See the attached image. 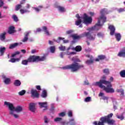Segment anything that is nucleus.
I'll list each match as a JSON object with an SVG mask.
<instances>
[{
	"instance_id": "1",
	"label": "nucleus",
	"mask_w": 125,
	"mask_h": 125,
	"mask_svg": "<svg viewBox=\"0 0 125 125\" xmlns=\"http://www.w3.org/2000/svg\"><path fill=\"white\" fill-rule=\"evenodd\" d=\"M94 85H97L103 88V90L106 93H114L115 89L112 88V83L110 82L106 81L105 75L103 76L99 82H97L94 83Z\"/></svg>"
},
{
	"instance_id": "2",
	"label": "nucleus",
	"mask_w": 125,
	"mask_h": 125,
	"mask_svg": "<svg viewBox=\"0 0 125 125\" xmlns=\"http://www.w3.org/2000/svg\"><path fill=\"white\" fill-rule=\"evenodd\" d=\"M72 61L75 62V63L63 67L62 68L63 70H71V72H77V71H79V70L84 67L83 65L80 64L79 63L77 62H81L79 59L73 57L72 58Z\"/></svg>"
},
{
	"instance_id": "3",
	"label": "nucleus",
	"mask_w": 125,
	"mask_h": 125,
	"mask_svg": "<svg viewBox=\"0 0 125 125\" xmlns=\"http://www.w3.org/2000/svg\"><path fill=\"white\" fill-rule=\"evenodd\" d=\"M113 113H110L109 114L101 117L100 119V121L98 123L97 121L93 122V125H104V124H107V125H113L115 124L116 121L114 119H111L113 118Z\"/></svg>"
},
{
	"instance_id": "4",
	"label": "nucleus",
	"mask_w": 125,
	"mask_h": 125,
	"mask_svg": "<svg viewBox=\"0 0 125 125\" xmlns=\"http://www.w3.org/2000/svg\"><path fill=\"white\" fill-rule=\"evenodd\" d=\"M46 57L45 56H43L41 57L40 56L32 55L30 56L27 60H22L21 62V64L22 65H27L28 63H34L35 62L38 63V62H42L45 60Z\"/></svg>"
},
{
	"instance_id": "5",
	"label": "nucleus",
	"mask_w": 125,
	"mask_h": 125,
	"mask_svg": "<svg viewBox=\"0 0 125 125\" xmlns=\"http://www.w3.org/2000/svg\"><path fill=\"white\" fill-rule=\"evenodd\" d=\"M4 105L7 106V107H8V109L10 110L9 114H12L13 111L17 112V113H20L21 112H22L23 111V108H22V106L20 105H18L16 107H14V105H13V104L10 103V102H4Z\"/></svg>"
},
{
	"instance_id": "6",
	"label": "nucleus",
	"mask_w": 125,
	"mask_h": 125,
	"mask_svg": "<svg viewBox=\"0 0 125 125\" xmlns=\"http://www.w3.org/2000/svg\"><path fill=\"white\" fill-rule=\"evenodd\" d=\"M100 22H103V23H105L106 22V17L104 16H102L98 19V23L96 24L95 26L92 27V30H98L100 29L101 26H102V24H100Z\"/></svg>"
},
{
	"instance_id": "7",
	"label": "nucleus",
	"mask_w": 125,
	"mask_h": 125,
	"mask_svg": "<svg viewBox=\"0 0 125 125\" xmlns=\"http://www.w3.org/2000/svg\"><path fill=\"white\" fill-rule=\"evenodd\" d=\"M83 19L84 24H90L92 22V18L90 17H88L86 14H83Z\"/></svg>"
},
{
	"instance_id": "8",
	"label": "nucleus",
	"mask_w": 125,
	"mask_h": 125,
	"mask_svg": "<svg viewBox=\"0 0 125 125\" xmlns=\"http://www.w3.org/2000/svg\"><path fill=\"white\" fill-rule=\"evenodd\" d=\"M31 97H33V98H39L40 96V94L38 93L37 90L31 89Z\"/></svg>"
},
{
	"instance_id": "9",
	"label": "nucleus",
	"mask_w": 125,
	"mask_h": 125,
	"mask_svg": "<svg viewBox=\"0 0 125 125\" xmlns=\"http://www.w3.org/2000/svg\"><path fill=\"white\" fill-rule=\"evenodd\" d=\"M39 105L40 106L41 108H44L43 109V111H45L47 110V102H43V103H39Z\"/></svg>"
},
{
	"instance_id": "10",
	"label": "nucleus",
	"mask_w": 125,
	"mask_h": 125,
	"mask_svg": "<svg viewBox=\"0 0 125 125\" xmlns=\"http://www.w3.org/2000/svg\"><path fill=\"white\" fill-rule=\"evenodd\" d=\"M29 110L33 113L35 112L36 111V104L33 103H30L29 104Z\"/></svg>"
},
{
	"instance_id": "11",
	"label": "nucleus",
	"mask_w": 125,
	"mask_h": 125,
	"mask_svg": "<svg viewBox=\"0 0 125 125\" xmlns=\"http://www.w3.org/2000/svg\"><path fill=\"white\" fill-rule=\"evenodd\" d=\"M108 29L110 30V34L111 36H113L115 34V31H116V28L113 25H110L108 26Z\"/></svg>"
},
{
	"instance_id": "12",
	"label": "nucleus",
	"mask_w": 125,
	"mask_h": 125,
	"mask_svg": "<svg viewBox=\"0 0 125 125\" xmlns=\"http://www.w3.org/2000/svg\"><path fill=\"white\" fill-rule=\"evenodd\" d=\"M2 78L4 80L3 82L5 84H9V83H10L11 82L10 78H7L4 75L2 76Z\"/></svg>"
},
{
	"instance_id": "13",
	"label": "nucleus",
	"mask_w": 125,
	"mask_h": 125,
	"mask_svg": "<svg viewBox=\"0 0 125 125\" xmlns=\"http://www.w3.org/2000/svg\"><path fill=\"white\" fill-rule=\"evenodd\" d=\"M76 17H77L78 20L75 22V25L79 26L82 23V17H80L79 14H77Z\"/></svg>"
},
{
	"instance_id": "14",
	"label": "nucleus",
	"mask_w": 125,
	"mask_h": 125,
	"mask_svg": "<svg viewBox=\"0 0 125 125\" xmlns=\"http://www.w3.org/2000/svg\"><path fill=\"white\" fill-rule=\"evenodd\" d=\"M104 59H106V56L105 55H99L98 58L95 59V61L96 62H99L100 60H104Z\"/></svg>"
},
{
	"instance_id": "15",
	"label": "nucleus",
	"mask_w": 125,
	"mask_h": 125,
	"mask_svg": "<svg viewBox=\"0 0 125 125\" xmlns=\"http://www.w3.org/2000/svg\"><path fill=\"white\" fill-rule=\"evenodd\" d=\"M118 56L119 57H125V48L118 53Z\"/></svg>"
},
{
	"instance_id": "16",
	"label": "nucleus",
	"mask_w": 125,
	"mask_h": 125,
	"mask_svg": "<svg viewBox=\"0 0 125 125\" xmlns=\"http://www.w3.org/2000/svg\"><path fill=\"white\" fill-rule=\"evenodd\" d=\"M15 27L13 26H11L9 27L8 30V33L9 34H13L15 32Z\"/></svg>"
},
{
	"instance_id": "17",
	"label": "nucleus",
	"mask_w": 125,
	"mask_h": 125,
	"mask_svg": "<svg viewBox=\"0 0 125 125\" xmlns=\"http://www.w3.org/2000/svg\"><path fill=\"white\" fill-rule=\"evenodd\" d=\"M69 49H72V50H75L77 52H80V51H82V47H75V48H71L69 47L67 48V50Z\"/></svg>"
},
{
	"instance_id": "18",
	"label": "nucleus",
	"mask_w": 125,
	"mask_h": 125,
	"mask_svg": "<svg viewBox=\"0 0 125 125\" xmlns=\"http://www.w3.org/2000/svg\"><path fill=\"white\" fill-rule=\"evenodd\" d=\"M85 36L87 37V38L88 39V40H89L90 41H93V40L95 39L94 37L91 36V35H90V33L88 32L85 33Z\"/></svg>"
},
{
	"instance_id": "19",
	"label": "nucleus",
	"mask_w": 125,
	"mask_h": 125,
	"mask_svg": "<svg viewBox=\"0 0 125 125\" xmlns=\"http://www.w3.org/2000/svg\"><path fill=\"white\" fill-rule=\"evenodd\" d=\"M14 85H15V86H20V85H21V81L19 80H15L14 83Z\"/></svg>"
},
{
	"instance_id": "20",
	"label": "nucleus",
	"mask_w": 125,
	"mask_h": 125,
	"mask_svg": "<svg viewBox=\"0 0 125 125\" xmlns=\"http://www.w3.org/2000/svg\"><path fill=\"white\" fill-rule=\"evenodd\" d=\"M47 97V92H46V90H43L41 94V97H42V98H45Z\"/></svg>"
},
{
	"instance_id": "21",
	"label": "nucleus",
	"mask_w": 125,
	"mask_h": 125,
	"mask_svg": "<svg viewBox=\"0 0 125 125\" xmlns=\"http://www.w3.org/2000/svg\"><path fill=\"white\" fill-rule=\"evenodd\" d=\"M42 29L47 36H50V34H49V32L47 30V27L46 26H43Z\"/></svg>"
},
{
	"instance_id": "22",
	"label": "nucleus",
	"mask_w": 125,
	"mask_h": 125,
	"mask_svg": "<svg viewBox=\"0 0 125 125\" xmlns=\"http://www.w3.org/2000/svg\"><path fill=\"white\" fill-rule=\"evenodd\" d=\"M4 51H5V47L0 48V56H3L4 54Z\"/></svg>"
},
{
	"instance_id": "23",
	"label": "nucleus",
	"mask_w": 125,
	"mask_h": 125,
	"mask_svg": "<svg viewBox=\"0 0 125 125\" xmlns=\"http://www.w3.org/2000/svg\"><path fill=\"white\" fill-rule=\"evenodd\" d=\"M5 35H6V32H3L0 35V39L1 41H4V40H5Z\"/></svg>"
},
{
	"instance_id": "24",
	"label": "nucleus",
	"mask_w": 125,
	"mask_h": 125,
	"mask_svg": "<svg viewBox=\"0 0 125 125\" xmlns=\"http://www.w3.org/2000/svg\"><path fill=\"white\" fill-rule=\"evenodd\" d=\"M71 37L73 40H79V39H81V36L77 34H73L71 35Z\"/></svg>"
},
{
	"instance_id": "25",
	"label": "nucleus",
	"mask_w": 125,
	"mask_h": 125,
	"mask_svg": "<svg viewBox=\"0 0 125 125\" xmlns=\"http://www.w3.org/2000/svg\"><path fill=\"white\" fill-rule=\"evenodd\" d=\"M115 38L118 42H120V41H121L122 36L120 33H116L115 34Z\"/></svg>"
},
{
	"instance_id": "26",
	"label": "nucleus",
	"mask_w": 125,
	"mask_h": 125,
	"mask_svg": "<svg viewBox=\"0 0 125 125\" xmlns=\"http://www.w3.org/2000/svg\"><path fill=\"white\" fill-rule=\"evenodd\" d=\"M29 34H30L29 32L26 33L25 37L24 39L22 40V42H27V41H28V37H29Z\"/></svg>"
},
{
	"instance_id": "27",
	"label": "nucleus",
	"mask_w": 125,
	"mask_h": 125,
	"mask_svg": "<svg viewBox=\"0 0 125 125\" xmlns=\"http://www.w3.org/2000/svg\"><path fill=\"white\" fill-rule=\"evenodd\" d=\"M93 57L91 56L90 60H87L86 62V64H88V65H90V64H92L93 63V59H92Z\"/></svg>"
},
{
	"instance_id": "28",
	"label": "nucleus",
	"mask_w": 125,
	"mask_h": 125,
	"mask_svg": "<svg viewBox=\"0 0 125 125\" xmlns=\"http://www.w3.org/2000/svg\"><path fill=\"white\" fill-rule=\"evenodd\" d=\"M124 89L121 88V89H117L116 90V92H119L121 93V95H125V92H124Z\"/></svg>"
},
{
	"instance_id": "29",
	"label": "nucleus",
	"mask_w": 125,
	"mask_h": 125,
	"mask_svg": "<svg viewBox=\"0 0 125 125\" xmlns=\"http://www.w3.org/2000/svg\"><path fill=\"white\" fill-rule=\"evenodd\" d=\"M44 124H48L49 123V119L47 118V116H44Z\"/></svg>"
},
{
	"instance_id": "30",
	"label": "nucleus",
	"mask_w": 125,
	"mask_h": 125,
	"mask_svg": "<svg viewBox=\"0 0 125 125\" xmlns=\"http://www.w3.org/2000/svg\"><path fill=\"white\" fill-rule=\"evenodd\" d=\"M120 75L122 78H125V70L121 71L120 73Z\"/></svg>"
},
{
	"instance_id": "31",
	"label": "nucleus",
	"mask_w": 125,
	"mask_h": 125,
	"mask_svg": "<svg viewBox=\"0 0 125 125\" xmlns=\"http://www.w3.org/2000/svg\"><path fill=\"white\" fill-rule=\"evenodd\" d=\"M26 93V90H22L19 92V95L20 96H22L24 95Z\"/></svg>"
},
{
	"instance_id": "32",
	"label": "nucleus",
	"mask_w": 125,
	"mask_h": 125,
	"mask_svg": "<svg viewBox=\"0 0 125 125\" xmlns=\"http://www.w3.org/2000/svg\"><path fill=\"white\" fill-rule=\"evenodd\" d=\"M20 44L19 43H14L10 45V47H16L18 46Z\"/></svg>"
},
{
	"instance_id": "33",
	"label": "nucleus",
	"mask_w": 125,
	"mask_h": 125,
	"mask_svg": "<svg viewBox=\"0 0 125 125\" xmlns=\"http://www.w3.org/2000/svg\"><path fill=\"white\" fill-rule=\"evenodd\" d=\"M103 73L105 74V75H109L110 74V72L109 71V69L106 68L103 70Z\"/></svg>"
},
{
	"instance_id": "34",
	"label": "nucleus",
	"mask_w": 125,
	"mask_h": 125,
	"mask_svg": "<svg viewBox=\"0 0 125 125\" xmlns=\"http://www.w3.org/2000/svg\"><path fill=\"white\" fill-rule=\"evenodd\" d=\"M12 18L13 19V20L15 21V22H18V17H17V16H16V15H13L12 16Z\"/></svg>"
},
{
	"instance_id": "35",
	"label": "nucleus",
	"mask_w": 125,
	"mask_h": 125,
	"mask_svg": "<svg viewBox=\"0 0 125 125\" xmlns=\"http://www.w3.org/2000/svg\"><path fill=\"white\" fill-rule=\"evenodd\" d=\"M21 7H22V5L21 4H18L16 6L15 10L16 11H18V10H19Z\"/></svg>"
},
{
	"instance_id": "36",
	"label": "nucleus",
	"mask_w": 125,
	"mask_h": 125,
	"mask_svg": "<svg viewBox=\"0 0 125 125\" xmlns=\"http://www.w3.org/2000/svg\"><path fill=\"white\" fill-rule=\"evenodd\" d=\"M10 115H11V116H13V117L15 119H18V118H19V115L16 114H14V111H13L12 114H10Z\"/></svg>"
},
{
	"instance_id": "37",
	"label": "nucleus",
	"mask_w": 125,
	"mask_h": 125,
	"mask_svg": "<svg viewBox=\"0 0 125 125\" xmlns=\"http://www.w3.org/2000/svg\"><path fill=\"white\" fill-rule=\"evenodd\" d=\"M117 119H121V121H123V120H124V119H125V117H124V115L123 114L121 115H117L116 116Z\"/></svg>"
},
{
	"instance_id": "38",
	"label": "nucleus",
	"mask_w": 125,
	"mask_h": 125,
	"mask_svg": "<svg viewBox=\"0 0 125 125\" xmlns=\"http://www.w3.org/2000/svg\"><path fill=\"white\" fill-rule=\"evenodd\" d=\"M58 8L59 9V10L61 12H64V11H65V8H64V7H63L58 6Z\"/></svg>"
},
{
	"instance_id": "39",
	"label": "nucleus",
	"mask_w": 125,
	"mask_h": 125,
	"mask_svg": "<svg viewBox=\"0 0 125 125\" xmlns=\"http://www.w3.org/2000/svg\"><path fill=\"white\" fill-rule=\"evenodd\" d=\"M90 101H91V98L90 97H87L84 99V102H90Z\"/></svg>"
},
{
	"instance_id": "40",
	"label": "nucleus",
	"mask_w": 125,
	"mask_h": 125,
	"mask_svg": "<svg viewBox=\"0 0 125 125\" xmlns=\"http://www.w3.org/2000/svg\"><path fill=\"white\" fill-rule=\"evenodd\" d=\"M18 54H20V52H19V51H17V52H15V53L12 54L11 57H12L13 58L14 57H15V56H16V55H17Z\"/></svg>"
},
{
	"instance_id": "41",
	"label": "nucleus",
	"mask_w": 125,
	"mask_h": 125,
	"mask_svg": "<svg viewBox=\"0 0 125 125\" xmlns=\"http://www.w3.org/2000/svg\"><path fill=\"white\" fill-rule=\"evenodd\" d=\"M67 115L68 117H70V118H71V117H73V112H72V110L68 111Z\"/></svg>"
},
{
	"instance_id": "42",
	"label": "nucleus",
	"mask_w": 125,
	"mask_h": 125,
	"mask_svg": "<svg viewBox=\"0 0 125 125\" xmlns=\"http://www.w3.org/2000/svg\"><path fill=\"white\" fill-rule=\"evenodd\" d=\"M40 8H42V6H40L39 8L33 7V9H35V10H36V11H37V12H39L40 11Z\"/></svg>"
},
{
	"instance_id": "43",
	"label": "nucleus",
	"mask_w": 125,
	"mask_h": 125,
	"mask_svg": "<svg viewBox=\"0 0 125 125\" xmlns=\"http://www.w3.org/2000/svg\"><path fill=\"white\" fill-rule=\"evenodd\" d=\"M55 47H50V51L51 53H54L55 52Z\"/></svg>"
},
{
	"instance_id": "44",
	"label": "nucleus",
	"mask_w": 125,
	"mask_h": 125,
	"mask_svg": "<svg viewBox=\"0 0 125 125\" xmlns=\"http://www.w3.org/2000/svg\"><path fill=\"white\" fill-rule=\"evenodd\" d=\"M54 121L56 123H57V122H61V121H62V118L58 117V118H55Z\"/></svg>"
},
{
	"instance_id": "45",
	"label": "nucleus",
	"mask_w": 125,
	"mask_h": 125,
	"mask_svg": "<svg viewBox=\"0 0 125 125\" xmlns=\"http://www.w3.org/2000/svg\"><path fill=\"white\" fill-rule=\"evenodd\" d=\"M9 62H11V63H15V62H16V60L14 58H12L9 60Z\"/></svg>"
},
{
	"instance_id": "46",
	"label": "nucleus",
	"mask_w": 125,
	"mask_h": 125,
	"mask_svg": "<svg viewBox=\"0 0 125 125\" xmlns=\"http://www.w3.org/2000/svg\"><path fill=\"white\" fill-rule=\"evenodd\" d=\"M20 11L21 14H24V13H26V12H27V10L23 9H20Z\"/></svg>"
},
{
	"instance_id": "47",
	"label": "nucleus",
	"mask_w": 125,
	"mask_h": 125,
	"mask_svg": "<svg viewBox=\"0 0 125 125\" xmlns=\"http://www.w3.org/2000/svg\"><path fill=\"white\" fill-rule=\"evenodd\" d=\"M66 115V113L65 112H61V113H59L60 117H65V115Z\"/></svg>"
},
{
	"instance_id": "48",
	"label": "nucleus",
	"mask_w": 125,
	"mask_h": 125,
	"mask_svg": "<svg viewBox=\"0 0 125 125\" xmlns=\"http://www.w3.org/2000/svg\"><path fill=\"white\" fill-rule=\"evenodd\" d=\"M106 13V9H103L101 11V14H105Z\"/></svg>"
},
{
	"instance_id": "49",
	"label": "nucleus",
	"mask_w": 125,
	"mask_h": 125,
	"mask_svg": "<svg viewBox=\"0 0 125 125\" xmlns=\"http://www.w3.org/2000/svg\"><path fill=\"white\" fill-rule=\"evenodd\" d=\"M118 12H124V11H125V8H120L118 10Z\"/></svg>"
},
{
	"instance_id": "50",
	"label": "nucleus",
	"mask_w": 125,
	"mask_h": 125,
	"mask_svg": "<svg viewBox=\"0 0 125 125\" xmlns=\"http://www.w3.org/2000/svg\"><path fill=\"white\" fill-rule=\"evenodd\" d=\"M36 89L38 90H42V88H41L40 85H36Z\"/></svg>"
},
{
	"instance_id": "51",
	"label": "nucleus",
	"mask_w": 125,
	"mask_h": 125,
	"mask_svg": "<svg viewBox=\"0 0 125 125\" xmlns=\"http://www.w3.org/2000/svg\"><path fill=\"white\" fill-rule=\"evenodd\" d=\"M102 99L103 100H106L107 101H108V99H109V98H108V97L103 96Z\"/></svg>"
},
{
	"instance_id": "52",
	"label": "nucleus",
	"mask_w": 125,
	"mask_h": 125,
	"mask_svg": "<svg viewBox=\"0 0 125 125\" xmlns=\"http://www.w3.org/2000/svg\"><path fill=\"white\" fill-rule=\"evenodd\" d=\"M3 5V1L2 0H0V7H1Z\"/></svg>"
},
{
	"instance_id": "53",
	"label": "nucleus",
	"mask_w": 125,
	"mask_h": 125,
	"mask_svg": "<svg viewBox=\"0 0 125 125\" xmlns=\"http://www.w3.org/2000/svg\"><path fill=\"white\" fill-rule=\"evenodd\" d=\"M89 84V83H88V81H85L84 82V85H88Z\"/></svg>"
},
{
	"instance_id": "54",
	"label": "nucleus",
	"mask_w": 125,
	"mask_h": 125,
	"mask_svg": "<svg viewBox=\"0 0 125 125\" xmlns=\"http://www.w3.org/2000/svg\"><path fill=\"white\" fill-rule=\"evenodd\" d=\"M60 56L61 58H63L64 57V54L63 52H61L60 54Z\"/></svg>"
},
{
	"instance_id": "55",
	"label": "nucleus",
	"mask_w": 125,
	"mask_h": 125,
	"mask_svg": "<svg viewBox=\"0 0 125 125\" xmlns=\"http://www.w3.org/2000/svg\"><path fill=\"white\" fill-rule=\"evenodd\" d=\"M65 47H60V50L62 51H65Z\"/></svg>"
},
{
	"instance_id": "56",
	"label": "nucleus",
	"mask_w": 125,
	"mask_h": 125,
	"mask_svg": "<svg viewBox=\"0 0 125 125\" xmlns=\"http://www.w3.org/2000/svg\"><path fill=\"white\" fill-rule=\"evenodd\" d=\"M104 95V93H102V92H100L99 94V97H102Z\"/></svg>"
},
{
	"instance_id": "57",
	"label": "nucleus",
	"mask_w": 125,
	"mask_h": 125,
	"mask_svg": "<svg viewBox=\"0 0 125 125\" xmlns=\"http://www.w3.org/2000/svg\"><path fill=\"white\" fill-rule=\"evenodd\" d=\"M109 81H109V82H110V83H112V82H113V81H114V78L112 77H110Z\"/></svg>"
},
{
	"instance_id": "58",
	"label": "nucleus",
	"mask_w": 125,
	"mask_h": 125,
	"mask_svg": "<svg viewBox=\"0 0 125 125\" xmlns=\"http://www.w3.org/2000/svg\"><path fill=\"white\" fill-rule=\"evenodd\" d=\"M21 51L22 53H23L24 54H25V53H26V50L25 49H22V50H21Z\"/></svg>"
},
{
	"instance_id": "59",
	"label": "nucleus",
	"mask_w": 125,
	"mask_h": 125,
	"mask_svg": "<svg viewBox=\"0 0 125 125\" xmlns=\"http://www.w3.org/2000/svg\"><path fill=\"white\" fill-rule=\"evenodd\" d=\"M89 14L91 16H93L94 15V13L90 12H89Z\"/></svg>"
},
{
	"instance_id": "60",
	"label": "nucleus",
	"mask_w": 125,
	"mask_h": 125,
	"mask_svg": "<svg viewBox=\"0 0 125 125\" xmlns=\"http://www.w3.org/2000/svg\"><path fill=\"white\" fill-rule=\"evenodd\" d=\"M25 0H22V1L21 2V4H24V3H25Z\"/></svg>"
},
{
	"instance_id": "61",
	"label": "nucleus",
	"mask_w": 125,
	"mask_h": 125,
	"mask_svg": "<svg viewBox=\"0 0 125 125\" xmlns=\"http://www.w3.org/2000/svg\"><path fill=\"white\" fill-rule=\"evenodd\" d=\"M76 52H70V53H69V54H70V55H75V54H76Z\"/></svg>"
},
{
	"instance_id": "62",
	"label": "nucleus",
	"mask_w": 125,
	"mask_h": 125,
	"mask_svg": "<svg viewBox=\"0 0 125 125\" xmlns=\"http://www.w3.org/2000/svg\"><path fill=\"white\" fill-rule=\"evenodd\" d=\"M36 50H35V49H33V50H32L31 51V53H36Z\"/></svg>"
},
{
	"instance_id": "63",
	"label": "nucleus",
	"mask_w": 125,
	"mask_h": 125,
	"mask_svg": "<svg viewBox=\"0 0 125 125\" xmlns=\"http://www.w3.org/2000/svg\"><path fill=\"white\" fill-rule=\"evenodd\" d=\"M30 4H26V8H30Z\"/></svg>"
},
{
	"instance_id": "64",
	"label": "nucleus",
	"mask_w": 125,
	"mask_h": 125,
	"mask_svg": "<svg viewBox=\"0 0 125 125\" xmlns=\"http://www.w3.org/2000/svg\"><path fill=\"white\" fill-rule=\"evenodd\" d=\"M67 34H71L72 33V30H69L66 32Z\"/></svg>"
}]
</instances>
